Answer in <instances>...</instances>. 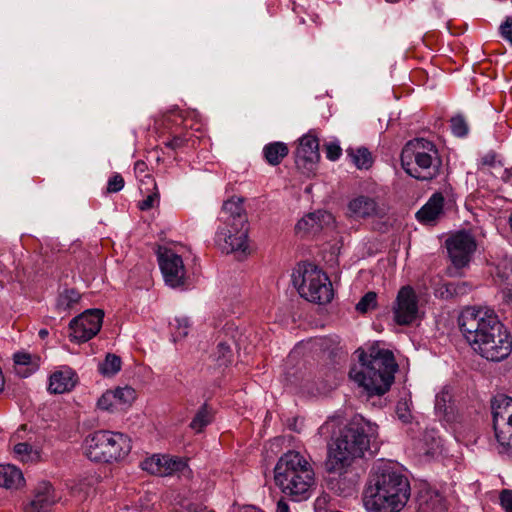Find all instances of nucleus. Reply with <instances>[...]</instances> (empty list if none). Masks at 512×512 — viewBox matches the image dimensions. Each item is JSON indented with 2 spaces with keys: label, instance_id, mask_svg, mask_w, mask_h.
Returning <instances> with one entry per match:
<instances>
[{
  "label": "nucleus",
  "instance_id": "1",
  "mask_svg": "<svg viewBox=\"0 0 512 512\" xmlns=\"http://www.w3.org/2000/svg\"><path fill=\"white\" fill-rule=\"evenodd\" d=\"M377 425L363 418H355L341 428V419L333 417L320 428L321 435L332 434L329 444L326 468L329 472L342 474L354 462L361 458L377 437Z\"/></svg>",
  "mask_w": 512,
  "mask_h": 512
},
{
  "label": "nucleus",
  "instance_id": "2",
  "mask_svg": "<svg viewBox=\"0 0 512 512\" xmlns=\"http://www.w3.org/2000/svg\"><path fill=\"white\" fill-rule=\"evenodd\" d=\"M472 349L490 361H501L511 352L512 341L498 315L489 307H467L458 320Z\"/></svg>",
  "mask_w": 512,
  "mask_h": 512
},
{
  "label": "nucleus",
  "instance_id": "3",
  "mask_svg": "<svg viewBox=\"0 0 512 512\" xmlns=\"http://www.w3.org/2000/svg\"><path fill=\"white\" fill-rule=\"evenodd\" d=\"M409 497L407 477L393 465L381 463L371 476L363 502L368 512H400Z\"/></svg>",
  "mask_w": 512,
  "mask_h": 512
},
{
  "label": "nucleus",
  "instance_id": "4",
  "mask_svg": "<svg viewBox=\"0 0 512 512\" xmlns=\"http://www.w3.org/2000/svg\"><path fill=\"white\" fill-rule=\"evenodd\" d=\"M397 368L391 351L371 348L369 353L360 352L359 364L350 370L349 375L368 395H383L393 383Z\"/></svg>",
  "mask_w": 512,
  "mask_h": 512
},
{
  "label": "nucleus",
  "instance_id": "5",
  "mask_svg": "<svg viewBox=\"0 0 512 512\" xmlns=\"http://www.w3.org/2000/svg\"><path fill=\"white\" fill-rule=\"evenodd\" d=\"M276 486L294 501H303L310 497L315 482L314 470L298 451L283 454L274 467Z\"/></svg>",
  "mask_w": 512,
  "mask_h": 512
},
{
  "label": "nucleus",
  "instance_id": "6",
  "mask_svg": "<svg viewBox=\"0 0 512 512\" xmlns=\"http://www.w3.org/2000/svg\"><path fill=\"white\" fill-rule=\"evenodd\" d=\"M401 165L411 177L431 180L437 176L441 160L433 142L417 138L407 142L402 149Z\"/></svg>",
  "mask_w": 512,
  "mask_h": 512
},
{
  "label": "nucleus",
  "instance_id": "7",
  "mask_svg": "<svg viewBox=\"0 0 512 512\" xmlns=\"http://www.w3.org/2000/svg\"><path fill=\"white\" fill-rule=\"evenodd\" d=\"M132 449L131 439L121 432L99 430L85 439V453L91 461L112 463L123 460Z\"/></svg>",
  "mask_w": 512,
  "mask_h": 512
},
{
  "label": "nucleus",
  "instance_id": "8",
  "mask_svg": "<svg viewBox=\"0 0 512 512\" xmlns=\"http://www.w3.org/2000/svg\"><path fill=\"white\" fill-rule=\"evenodd\" d=\"M292 282L300 296L307 301L326 304L333 298V289L329 278L311 263L299 265L292 274Z\"/></svg>",
  "mask_w": 512,
  "mask_h": 512
},
{
  "label": "nucleus",
  "instance_id": "9",
  "mask_svg": "<svg viewBox=\"0 0 512 512\" xmlns=\"http://www.w3.org/2000/svg\"><path fill=\"white\" fill-rule=\"evenodd\" d=\"M495 448L501 454H512V397L498 394L491 400Z\"/></svg>",
  "mask_w": 512,
  "mask_h": 512
},
{
  "label": "nucleus",
  "instance_id": "10",
  "mask_svg": "<svg viewBox=\"0 0 512 512\" xmlns=\"http://www.w3.org/2000/svg\"><path fill=\"white\" fill-rule=\"evenodd\" d=\"M158 262L167 286L179 290L188 288L187 272L181 256L172 249L160 248Z\"/></svg>",
  "mask_w": 512,
  "mask_h": 512
},
{
  "label": "nucleus",
  "instance_id": "11",
  "mask_svg": "<svg viewBox=\"0 0 512 512\" xmlns=\"http://www.w3.org/2000/svg\"><path fill=\"white\" fill-rule=\"evenodd\" d=\"M104 313L100 309H90L71 320L70 339L78 343L86 342L100 331Z\"/></svg>",
  "mask_w": 512,
  "mask_h": 512
},
{
  "label": "nucleus",
  "instance_id": "12",
  "mask_svg": "<svg viewBox=\"0 0 512 512\" xmlns=\"http://www.w3.org/2000/svg\"><path fill=\"white\" fill-rule=\"evenodd\" d=\"M248 227L236 226L232 223H221L215 236L216 245L225 253L245 252L248 249L247 243Z\"/></svg>",
  "mask_w": 512,
  "mask_h": 512
},
{
  "label": "nucleus",
  "instance_id": "13",
  "mask_svg": "<svg viewBox=\"0 0 512 512\" xmlns=\"http://www.w3.org/2000/svg\"><path fill=\"white\" fill-rule=\"evenodd\" d=\"M393 316L399 325H409L418 318V298L411 286H403L398 291L393 305Z\"/></svg>",
  "mask_w": 512,
  "mask_h": 512
},
{
  "label": "nucleus",
  "instance_id": "14",
  "mask_svg": "<svg viewBox=\"0 0 512 512\" xmlns=\"http://www.w3.org/2000/svg\"><path fill=\"white\" fill-rule=\"evenodd\" d=\"M446 247L454 266L461 268L469 263L476 242L470 233L458 232L446 240Z\"/></svg>",
  "mask_w": 512,
  "mask_h": 512
},
{
  "label": "nucleus",
  "instance_id": "15",
  "mask_svg": "<svg viewBox=\"0 0 512 512\" xmlns=\"http://www.w3.org/2000/svg\"><path fill=\"white\" fill-rule=\"evenodd\" d=\"M295 158L298 168L311 171L320 159L318 139L311 134L304 135L299 140Z\"/></svg>",
  "mask_w": 512,
  "mask_h": 512
},
{
  "label": "nucleus",
  "instance_id": "16",
  "mask_svg": "<svg viewBox=\"0 0 512 512\" xmlns=\"http://www.w3.org/2000/svg\"><path fill=\"white\" fill-rule=\"evenodd\" d=\"M57 496L49 482L41 481L34 489L33 498L24 512H52Z\"/></svg>",
  "mask_w": 512,
  "mask_h": 512
},
{
  "label": "nucleus",
  "instance_id": "17",
  "mask_svg": "<svg viewBox=\"0 0 512 512\" xmlns=\"http://www.w3.org/2000/svg\"><path fill=\"white\" fill-rule=\"evenodd\" d=\"M349 215L353 218H371L384 214L383 208L373 197L358 195L348 203Z\"/></svg>",
  "mask_w": 512,
  "mask_h": 512
},
{
  "label": "nucleus",
  "instance_id": "18",
  "mask_svg": "<svg viewBox=\"0 0 512 512\" xmlns=\"http://www.w3.org/2000/svg\"><path fill=\"white\" fill-rule=\"evenodd\" d=\"M78 376L69 366H61L49 378L48 390L53 394L70 392L77 384Z\"/></svg>",
  "mask_w": 512,
  "mask_h": 512
},
{
  "label": "nucleus",
  "instance_id": "19",
  "mask_svg": "<svg viewBox=\"0 0 512 512\" xmlns=\"http://www.w3.org/2000/svg\"><path fill=\"white\" fill-rule=\"evenodd\" d=\"M219 220L221 223L246 226L247 216L243 208V200L239 197H233L224 202Z\"/></svg>",
  "mask_w": 512,
  "mask_h": 512
},
{
  "label": "nucleus",
  "instance_id": "20",
  "mask_svg": "<svg viewBox=\"0 0 512 512\" xmlns=\"http://www.w3.org/2000/svg\"><path fill=\"white\" fill-rule=\"evenodd\" d=\"M334 221L333 215L327 211H316L305 215L296 224L297 233L303 235L316 232Z\"/></svg>",
  "mask_w": 512,
  "mask_h": 512
},
{
  "label": "nucleus",
  "instance_id": "21",
  "mask_svg": "<svg viewBox=\"0 0 512 512\" xmlns=\"http://www.w3.org/2000/svg\"><path fill=\"white\" fill-rule=\"evenodd\" d=\"M444 201V196L441 193H434L416 213L418 221L428 225L434 224L443 215Z\"/></svg>",
  "mask_w": 512,
  "mask_h": 512
},
{
  "label": "nucleus",
  "instance_id": "22",
  "mask_svg": "<svg viewBox=\"0 0 512 512\" xmlns=\"http://www.w3.org/2000/svg\"><path fill=\"white\" fill-rule=\"evenodd\" d=\"M13 362L15 373L22 378H27L39 369L41 357L22 350L13 354Z\"/></svg>",
  "mask_w": 512,
  "mask_h": 512
},
{
  "label": "nucleus",
  "instance_id": "23",
  "mask_svg": "<svg viewBox=\"0 0 512 512\" xmlns=\"http://www.w3.org/2000/svg\"><path fill=\"white\" fill-rule=\"evenodd\" d=\"M24 484L22 471L14 465H0V487L7 490H16Z\"/></svg>",
  "mask_w": 512,
  "mask_h": 512
},
{
  "label": "nucleus",
  "instance_id": "24",
  "mask_svg": "<svg viewBox=\"0 0 512 512\" xmlns=\"http://www.w3.org/2000/svg\"><path fill=\"white\" fill-rule=\"evenodd\" d=\"M445 509L443 497L436 491H423L418 497L419 512H442Z\"/></svg>",
  "mask_w": 512,
  "mask_h": 512
},
{
  "label": "nucleus",
  "instance_id": "25",
  "mask_svg": "<svg viewBox=\"0 0 512 512\" xmlns=\"http://www.w3.org/2000/svg\"><path fill=\"white\" fill-rule=\"evenodd\" d=\"M288 147L283 142H273L264 146L263 155L270 165H278L288 155Z\"/></svg>",
  "mask_w": 512,
  "mask_h": 512
},
{
  "label": "nucleus",
  "instance_id": "26",
  "mask_svg": "<svg viewBox=\"0 0 512 512\" xmlns=\"http://www.w3.org/2000/svg\"><path fill=\"white\" fill-rule=\"evenodd\" d=\"M347 156L350 158L351 162L358 169H369L372 166L373 159L369 150L365 147H349L346 150Z\"/></svg>",
  "mask_w": 512,
  "mask_h": 512
},
{
  "label": "nucleus",
  "instance_id": "27",
  "mask_svg": "<svg viewBox=\"0 0 512 512\" xmlns=\"http://www.w3.org/2000/svg\"><path fill=\"white\" fill-rule=\"evenodd\" d=\"M80 300V294L74 289H66L61 292L55 303V308L59 313H67Z\"/></svg>",
  "mask_w": 512,
  "mask_h": 512
},
{
  "label": "nucleus",
  "instance_id": "28",
  "mask_svg": "<svg viewBox=\"0 0 512 512\" xmlns=\"http://www.w3.org/2000/svg\"><path fill=\"white\" fill-rule=\"evenodd\" d=\"M212 419V409L204 404L197 411L189 426L193 431L199 433L212 422Z\"/></svg>",
  "mask_w": 512,
  "mask_h": 512
},
{
  "label": "nucleus",
  "instance_id": "29",
  "mask_svg": "<svg viewBox=\"0 0 512 512\" xmlns=\"http://www.w3.org/2000/svg\"><path fill=\"white\" fill-rule=\"evenodd\" d=\"M451 403V394L448 390L443 389L439 392L435 397V411L436 413L445 418L446 420H450L452 413Z\"/></svg>",
  "mask_w": 512,
  "mask_h": 512
},
{
  "label": "nucleus",
  "instance_id": "30",
  "mask_svg": "<svg viewBox=\"0 0 512 512\" xmlns=\"http://www.w3.org/2000/svg\"><path fill=\"white\" fill-rule=\"evenodd\" d=\"M141 468L150 474L165 476L167 468L163 465V455H153L141 462Z\"/></svg>",
  "mask_w": 512,
  "mask_h": 512
},
{
  "label": "nucleus",
  "instance_id": "31",
  "mask_svg": "<svg viewBox=\"0 0 512 512\" xmlns=\"http://www.w3.org/2000/svg\"><path fill=\"white\" fill-rule=\"evenodd\" d=\"M163 465L164 468H167L165 476L171 475L176 472H180L183 475H188L190 472L187 467L186 461H184L182 458L163 455Z\"/></svg>",
  "mask_w": 512,
  "mask_h": 512
},
{
  "label": "nucleus",
  "instance_id": "32",
  "mask_svg": "<svg viewBox=\"0 0 512 512\" xmlns=\"http://www.w3.org/2000/svg\"><path fill=\"white\" fill-rule=\"evenodd\" d=\"M438 446L436 433L434 430L425 431L423 438L418 443V453L422 455H432Z\"/></svg>",
  "mask_w": 512,
  "mask_h": 512
},
{
  "label": "nucleus",
  "instance_id": "33",
  "mask_svg": "<svg viewBox=\"0 0 512 512\" xmlns=\"http://www.w3.org/2000/svg\"><path fill=\"white\" fill-rule=\"evenodd\" d=\"M98 369L104 376H113L121 369V359L115 354H108L105 360L99 363Z\"/></svg>",
  "mask_w": 512,
  "mask_h": 512
},
{
  "label": "nucleus",
  "instance_id": "34",
  "mask_svg": "<svg viewBox=\"0 0 512 512\" xmlns=\"http://www.w3.org/2000/svg\"><path fill=\"white\" fill-rule=\"evenodd\" d=\"M496 277L512 286V258L505 256L496 265Z\"/></svg>",
  "mask_w": 512,
  "mask_h": 512
},
{
  "label": "nucleus",
  "instance_id": "35",
  "mask_svg": "<svg viewBox=\"0 0 512 512\" xmlns=\"http://www.w3.org/2000/svg\"><path fill=\"white\" fill-rule=\"evenodd\" d=\"M232 356L231 341H219L214 353V358L218 365L226 366L231 362Z\"/></svg>",
  "mask_w": 512,
  "mask_h": 512
},
{
  "label": "nucleus",
  "instance_id": "36",
  "mask_svg": "<svg viewBox=\"0 0 512 512\" xmlns=\"http://www.w3.org/2000/svg\"><path fill=\"white\" fill-rule=\"evenodd\" d=\"M14 454L22 462H33L39 455L28 443H18L14 446Z\"/></svg>",
  "mask_w": 512,
  "mask_h": 512
},
{
  "label": "nucleus",
  "instance_id": "37",
  "mask_svg": "<svg viewBox=\"0 0 512 512\" xmlns=\"http://www.w3.org/2000/svg\"><path fill=\"white\" fill-rule=\"evenodd\" d=\"M173 328V340H181L186 337L189 333L190 322L187 317H176L171 323Z\"/></svg>",
  "mask_w": 512,
  "mask_h": 512
},
{
  "label": "nucleus",
  "instance_id": "38",
  "mask_svg": "<svg viewBox=\"0 0 512 512\" xmlns=\"http://www.w3.org/2000/svg\"><path fill=\"white\" fill-rule=\"evenodd\" d=\"M465 287V283H462V284H458V283H445V284H442L440 285L435 293H436V296L438 297H441V298H450V297H453L454 295H458L460 293H463V288Z\"/></svg>",
  "mask_w": 512,
  "mask_h": 512
},
{
  "label": "nucleus",
  "instance_id": "39",
  "mask_svg": "<svg viewBox=\"0 0 512 512\" xmlns=\"http://www.w3.org/2000/svg\"><path fill=\"white\" fill-rule=\"evenodd\" d=\"M377 306V294L374 291L367 292L356 304L355 309L359 313H367L370 310L375 309Z\"/></svg>",
  "mask_w": 512,
  "mask_h": 512
},
{
  "label": "nucleus",
  "instance_id": "40",
  "mask_svg": "<svg viewBox=\"0 0 512 512\" xmlns=\"http://www.w3.org/2000/svg\"><path fill=\"white\" fill-rule=\"evenodd\" d=\"M116 396L117 406L119 405H130L136 398V392L131 387H119L113 390Z\"/></svg>",
  "mask_w": 512,
  "mask_h": 512
},
{
  "label": "nucleus",
  "instance_id": "41",
  "mask_svg": "<svg viewBox=\"0 0 512 512\" xmlns=\"http://www.w3.org/2000/svg\"><path fill=\"white\" fill-rule=\"evenodd\" d=\"M97 407L103 411L112 412L117 409L116 396L113 390H107L97 401Z\"/></svg>",
  "mask_w": 512,
  "mask_h": 512
},
{
  "label": "nucleus",
  "instance_id": "42",
  "mask_svg": "<svg viewBox=\"0 0 512 512\" xmlns=\"http://www.w3.org/2000/svg\"><path fill=\"white\" fill-rule=\"evenodd\" d=\"M452 133L457 137H465L468 134L469 128L465 118L457 115L451 119Z\"/></svg>",
  "mask_w": 512,
  "mask_h": 512
},
{
  "label": "nucleus",
  "instance_id": "43",
  "mask_svg": "<svg viewBox=\"0 0 512 512\" xmlns=\"http://www.w3.org/2000/svg\"><path fill=\"white\" fill-rule=\"evenodd\" d=\"M396 414L403 423H408L411 420L410 403L407 399H401L396 405Z\"/></svg>",
  "mask_w": 512,
  "mask_h": 512
},
{
  "label": "nucleus",
  "instance_id": "44",
  "mask_svg": "<svg viewBox=\"0 0 512 512\" xmlns=\"http://www.w3.org/2000/svg\"><path fill=\"white\" fill-rule=\"evenodd\" d=\"M147 170V165L145 162L143 161H137L134 165V171H135V174L137 175V177L141 176L142 174H144V178L147 179V182H145L144 179H141V182L142 183H147V184H151L153 189L156 190V183L155 181L153 180V178L148 175V174H145Z\"/></svg>",
  "mask_w": 512,
  "mask_h": 512
},
{
  "label": "nucleus",
  "instance_id": "45",
  "mask_svg": "<svg viewBox=\"0 0 512 512\" xmlns=\"http://www.w3.org/2000/svg\"><path fill=\"white\" fill-rule=\"evenodd\" d=\"M159 204V193L154 191L146 196L145 199L139 202L138 207L141 210H149Z\"/></svg>",
  "mask_w": 512,
  "mask_h": 512
},
{
  "label": "nucleus",
  "instance_id": "46",
  "mask_svg": "<svg viewBox=\"0 0 512 512\" xmlns=\"http://www.w3.org/2000/svg\"><path fill=\"white\" fill-rule=\"evenodd\" d=\"M326 157L331 161H336L342 154V149L338 142H329L325 145Z\"/></svg>",
  "mask_w": 512,
  "mask_h": 512
},
{
  "label": "nucleus",
  "instance_id": "47",
  "mask_svg": "<svg viewBox=\"0 0 512 512\" xmlns=\"http://www.w3.org/2000/svg\"><path fill=\"white\" fill-rule=\"evenodd\" d=\"M500 505L505 512H512V490L503 489L499 495Z\"/></svg>",
  "mask_w": 512,
  "mask_h": 512
},
{
  "label": "nucleus",
  "instance_id": "48",
  "mask_svg": "<svg viewBox=\"0 0 512 512\" xmlns=\"http://www.w3.org/2000/svg\"><path fill=\"white\" fill-rule=\"evenodd\" d=\"M124 187V179L120 174L113 175L109 181L107 186V191L110 193H116L122 190Z\"/></svg>",
  "mask_w": 512,
  "mask_h": 512
},
{
  "label": "nucleus",
  "instance_id": "49",
  "mask_svg": "<svg viewBox=\"0 0 512 512\" xmlns=\"http://www.w3.org/2000/svg\"><path fill=\"white\" fill-rule=\"evenodd\" d=\"M503 38L512 44V16L508 17L505 22L500 26Z\"/></svg>",
  "mask_w": 512,
  "mask_h": 512
},
{
  "label": "nucleus",
  "instance_id": "50",
  "mask_svg": "<svg viewBox=\"0 0 512 512\" xmlns=\"http://www.w3.org/2000/svg\"><path fill=\"white\" fill-rule=\"evenodd\" d=\"M85 483H79L75 487L72 488L73 494L77 496L79 499H83L86 497L87 492L84 491Z\"/></svg>",
  "mask_w": 512,
  "mask_h": 512
},
{
  "label": "nucleus",
  "instance_id": "51",
  "mask_svg": "<svg viewBox=\"0 0 512 512\" xmlns=\"http://www.w3.org/2000/svg\"><path fill=\"white\" fill-rule=\"evenodd\" d=\"M184 143V140L181 137H174L172 140L166 143V146L171 149H177L181 147Z\"/></svg>",
  "mask_w": 512,
  "mask_h": 512
},
{
  "label": "nucleus",
  "instance_id": "52",
  "mask_svg": "<svg viewBox=\"0 0 512 512\" xmlns=\"http://www.w3.org/2000/svg\"><path fill=\"white\" fill-rule=\"evenodd\" d=\"M275 512H290L288 504L284 500H279Z\"/></svg>",
  "mask_w": 512,
  "mask_h": 512
},
{
  "label": "nucleus",
  "instance_id": "53",
  "mask_svg": "<svg viewBox=\"0 0 512 512\" xmlns=\"http://www.w3.org/2000/svg\"><path fill=\"white\" fill-rule=\"evenodd\" d=\"M482 162L484 165L494 166L495 156L493 154H487L482 158Z\"/></svg>",
  "mask_w": 512,
  "mask_h": 512
},
{
  "label": "nucleus",
  "instance_id": "54",
  "mask_svg": "<svg viewBox=\"0 0 512 512\" xmlns=\"http://www.w3.org/2000/svg\"><path fill=\"white\" fill-rule=\"evenodd\" d=\"M503 297L505 299V301L507 303H509L510 305H512V286H509L507 287L504 291H503Z\"/></svg>",
  "mask_w": 512,
  "mask_h": 512
},
{
  "label": "nucleus",
  "instance_id": "55",
  "mask_svg": "<svg viewBox=\"0 0 512 512\" xmlns=\"http://www.w3.org/2000/svg\"><path fill=\"white\" fill-rule=\"evenodd\" d=\"M501 179L505 182L510 181L512 179V168H505L501 175Z\"/></svg>",
  "mask_w": 512,
  "mask_h": 512
},
{
  "label": "nucleus",
  "instance_id": "56",
  "mask_svg": "<svg viewBox=\"0 0 512 512\" xmlns=\"http://www.w3.org/2000/svg\"><path fill=\"white\" fill-rule=\"evenodd\" d=\"M324 503H325V499L324 498H318L316 500L315 509H316L317 512L321 508L322 504H324Z\"/></svg>",
  "mask_w": 512,
  "mask_h": 512
},
{
  "label": "nucleus",
  "instance_id": "57",
  "mask_svg": "<svg viewBox=\"0 0 512 512\" xmlns=\"http://www.w3.org/2000/svg\"><path fill=\"white\" fill-rule=\"evenodd\" d=\"M39 335H40L41 338H44V337H46L48 335V331L45 330V329H41L39 331Z\"/></svg>",
  "mask_w": 512,
  "mask_h": 512
}]
</instances>
